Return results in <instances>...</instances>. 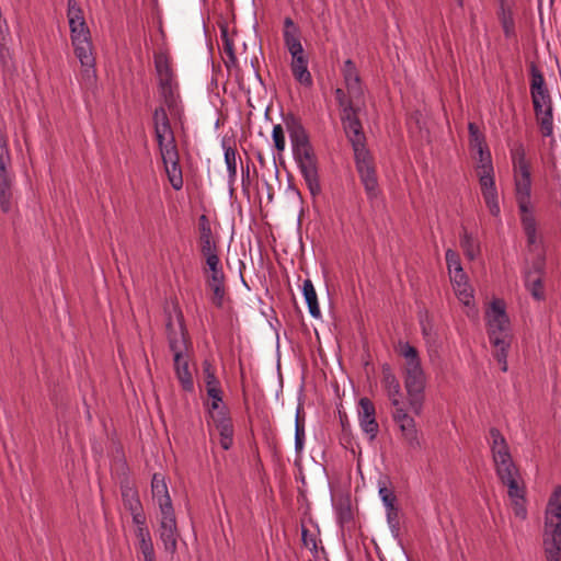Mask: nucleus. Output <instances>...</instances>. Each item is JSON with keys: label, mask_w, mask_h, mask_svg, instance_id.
<instances>
[{"label": "nucleus", "mask_w": 561, "mask_h": 561, "mask_svg": "<svg viewBox=\"0 0 561 561\" xmlns=\"http://www.w3.org/2000/svg\"><path fill=\"white\" fill-rule=\"evenodd\" d=\"M284 122L289 134L294 158L298 163L310 194L314 197L321 193V185L318 173V159L310 144L309 136L301 121L295 115L288 114Z\"/></svg>", "instance_id": "nucleus-1"}, {"label": "nucleus", "mask_w": 561, "mask_h": 561, "mask_svg": "<svg viewBox=\"0 0 561 561\" xmlns=\"http://www.w3.org/2000/svg\"><path fill=\"white\" fill-rule=\"evenodd\" d=\"M75 55L79 59L82 71L81 80L85 88H92L96 82L95 58L92 54L91 38L82 37L81 41L71 42Z\"/></svg>", "instance_id": "nucleus-2"}, {"label": "nucleus", "mask_w": 561, "mask_h": 561, "mask_svg": "<svg viewBox=\"0 0 561 561\" xmlns=\"http://www.w3.org/2000/svg\"><path fill=\"white\" fill-rule=\"evenodd\" d=\"M355 165L359 174L360 182L369 199H374L379 195V184L374 163V158L369 151L355 154Z\"/></svg>", "instance_id": "nucleus-3"}, {"label": "nucleus", "mask_w": 561, "mask_h": 561, "mask_svg": "<svg viewBox=\"0 0 561 561\" xmlns=\"http://www.w3.org/2000/svg\"><path fill=\"white\" fill-rule=\"evenodd\" d=\"M542 546L547 561H560L561 559V522L545 516V529Z\"/></svg>", "instance_id": "nucleus-4"}, {"label": "nucleus", "mask_w": 561, "mask_h": 561, "mask_svg": "<svg viewBox=\"0 0 561 561\" xmlns=\"http://www.w3.org/2000/svg\"><path fill=\"white\" fill-rule=\"evenodd\" d=\"M382 385L387 390L388 397L391 400L392 405L396 408L393 412V421H404L408 417V413L403 408V402L400 400V383L396 378L389 364L382 365Z\"/></svg>", "instance_id": "nucleus-5"}, {"label": "nucleus", "mask_w": 561, "mask_h": 561, "mask_svg": "<svg viewBox=\"0 0 561 561\" xmlns=\"http://www.w3.org/2000/svg\"><path fill=\"white\" fill-rule=\"evenodd\" d=\"M358 114L359 112H355L346 116H341L343 129L352 145L354 156L369 151L366 147V136L363 131V125Z\"/></svg>", "instance_id": "nucleus-6"}, {"label": "nucleus", "mask_w": 561, "mask_h": 561, "mask_svg": "<svg viewBox=\"0 0 561 561\" xmlns=\"http://www.w3.org/2000/svg\"><path fill=\"white\" fill-rule=\"evenodd\" d=\"M515 198L519 215L531 214V174L530 170L514 172Z\"/></svg>", "instance_id": "nucleus-7"}, {"label": "nucleus", "mask_w": 561, "mask_h": 561, "mask_svg": "<svg viewBox=\"0 0 561 561\" xmlns=\"http://www.w3.org/2000/svg\"><path fill=\"white\" fill-rule=\"evenodd\" d=\"M176 318L178 328L174 327L171 316H169L165 324L169 348L173 353V356L178 353H186L188 347L187 331L184 327L182 313L180 312Z\"/></svg>", "instance_id": "nucleus-8"}, {"label": "nucleus", "mask_w": 561, "mask_h": 561, "mask_svg": "<svg viewBox=\"0 0 561 561\" xmlns=\"http://www.w3.org/2000/svg\"><path fill=\"white\" fill-rule=\"evenodd\" d=\"M179 530L175 513L161 514L159 538L163 545L164 551L173 556L178 550Z\"/></svg>", "instance_id": "nucleus-9"}, {"label": "nucleus", "mask_w": 561, "mask_h": 561, "mask_svg": "<svg viewBox=\"0 0 561 561\" xmlns=\"http://www.w3.org/2000/svg\"><path fill=\"white\" fill-rule=\"evenodd\" d=\"M404 386L409 396L410 409L414 412L416 416H420L424 400V373L417 375H405Z\"/></svg>", "instance_id": "nucleus-10"}, {"label": "nucleus", "mask_w": 561, "mask_h": 561, "mask_svg": "<svg viewBox=\"0 0 561 561\" xmlns=\"http://www.w3.org/2000/svg\"><path fill=\"white\" fill-rule=\"evenodd\" d=\"M342 75L347 89V93L351 94L356 100L363 99L364 90L362 87L360 77L355 66V62L352 59H347L344 61Z\"/></svg>", "instance_id": "nucleus-11"}, {"label": "nucleus", "mask_w": 561, "mask_h": 561, "mask_svg": "<svg viewBox=\"0 0 561 561\" xmlns=\"http://www.w3.org/2000/svg\"><path fill=\"white\" fill-rule=\"evenodd\" d=\"M151 492L159 505L161 514L174 512L167 483L164 478L159 473H154L152 477Z\"/></svg>", "instance_id": "nucleus-12"}, {"label": "nucleus", "mask_w": 561, "mask_h": 561, "mask_svg": "<svg viewBox=\"0 0 561 561\" xmlns=\"http://www.w3.org/2000/svg\"><path fill=\"white\" fill-rule=\"evenodd\" d=\"M205 388L208 398L211 400V403L209 405V413L211 417L214 419V421H225L226 419L222 412L225 407L221 405L222 390L218 378L213 381H207V383H205Z\"/></svg>", "instance_id": "nucleus-13"}, {"label": "nucleus", "mask_w": 561, "mask_h": 561, "mask_svg": "<svg viewBox=\"0 0 561 561\" xmlns=\"http://www.w3.org/2000/svg\"><path fill=\"white\" fill-rule=\"evenodd\" d=\"M481 193L490 214L499 217L501 209L499 205L497 191L494 178L480 176Z\"/></svg>", "instance_id": "nucleus-14"}, {"label": "nucleus", "mask_w": 561, "mask_h": 561, "mask_svg": "<svg viewBox=\"0 0 561 561\" xmlns=\"http://www.w3.org/2000/svg\"><path fill=\"white\" fill-rule=\"evenodd\" d=\"M174 362V370L175 375L179 379V382L183 390L193 391L194 390V381L193 376L188 366V358L186 353L176 354L173 356Z\"/></svg>", "instance_id": "nucleus-15"}, {"label": "nucleus", "mask_w": 561, "mask_h": 561, "mask_svg": "<svg viewBox=\"0 0 561 561\" xmlns=\"http://www.w3.org/2000/svg\"><path fill=\"white\" fill-rule=\"evenodd\" d=\"M486 325L491 344H505L504 340H512L510 319H488Z\"/></svg>", "instance_id": "nucleus-16"}, {"label": "nucleus", "mask_w": 561, "mask_h": 561, "mask_svg": "<svg viewBox=\"0 0 561 561\" xmlns=\"http://www.w3.org/2000/svg\"><path fill=\"white\" fill-rule=\"evenodd\" d=\"M400 354L405 358V375H417L424 373L421 366L419 352L414 346L408 342L400 343Z\"/></svg>", "instance_id": "nucleus-17"}, {"label": "nucleus", "mask_w": 561, "mask_h": 561, "mask_svg": "<svg viewBox=\"0 0 561 561\" xmlns=\"http://www.w3.org/2000/svg\"><path fill=\"white\" fill-rule=\"evenodd\" d=\"M201 252L218 251L217 242L213 236L210 222L206 215L198 218Z\"/></svg>", "instance_id": "nucleus-18"}, {"label": "nucleus", "mask_w": 561, "mask_h": 561, "mask_svg": "<svg viewBox=\"0 0 561 561\" xmlns=\"http://www.w3.org/2000/svg\"><path fill=\"white\" fill-rule=\"evenodd\" d=\"M335 100L341 110V116H346L347 114H353L355 112H360L362 105H364V98L360 100H356L351 94H346V92L337 88L334 91Z\"/></svg>", "instance_id": "nucleus-19"}, {"label": "nucleus", "mask_w": 561, "mask_h": 561, "mask_svg": "<svg viewBox=\"0 0 561 561\" xmlns=\"http://www.w3.org/2000/svg\"><path fill=\"white\" fill-rule=\"evenodd\" d=\"M14 175L0 178V208L3 213L12 210L14 205Z\"/></svg>", "instance_id": "nucleus-20"}, {"label": "nucleus", "mask_w": 561, "mask_h": 561, "mask_svg": "<svg viewBox=\"0 0 561 561\" xmlns=\"http://www.w3.org/2000/svg\"><path fill=\"white\" fill-rule=\"evenodd\" d=\"M252 401L254 412L253 414L248 413V421H251L252 419H268V409L264 399V393L254 380L252 383Z\"/></svg>", "instance_id": "nucleus-21"}, {"label": "nucleus", "mask_w": 561, "mask_h": 561, "mask_svg": "<svg viewBox=\"0 0 561 561\" xmlns=\"http://www.w3.org/2000/svg\"><path fill=\"white\" fill-rule=\"evenodd\" d=\"M124 507L131 514L144 510L137 490L128 481L121 484Z\"/></svg>", "instance_id": "nucleus-22"}, {"label": "nucleus", "mask_w": 561, "mask_h": 561, "mask_svg": "<svg viewBox=\"0 0 561 561\" xmlns=\"http://www.w3.org/2000/svg\"><path fill=\"white\" fill-rule=\"evenodd\" d=\"M337 523L343 529L346 524L353 522L352 501L350 493L341 494L335 504Z\"/></svg>", "instance_id": "nucleus-23"}, {"label": "nucleus", "mask_w": 561, "mask_h": 561, "mask_svg": "<svg viewBox=\"0 0 561 561\" xmlns=\"http://www.w3.org/2000/svg\"><path fill=\"white\" fill-rule=\"evenodd\" d=\"M490 436L492 439L491 451L493 460H497L499 458L503 457L508 458L510 456H512L505 437L497 428L491 427Z\"/></svg>", "instance_id": "nucleus-24"}, {"label": "nucleus", "mask_w": 561, "mask_h": 561, "mask_svg": "<svg viewBox=\"0 0 561 561\" xmlns=\"http://www.w3.org/2000/svg\"><path fill=\"white\" fill-rule=\"evenodd\" d=\"M284 43L288 51L291 49L298 51L299 46H302L300 42V30L289 16L284 20Z\"/></svg>", "instance_id": "nucleus-25"}, {"label": "nucleus", "mask_w": 561, "mask_h": 561, "mask_svg": "<svg viewBox=\"0 0 561 561\" xmlns=\"http://www.w3.org/2000/svg\"><path fill=\"white\" fill-rule=\"evenodd\" d=\"M540 133L543 137H551L553 134L552 105L540 106V111L534 110Z\"/></svg>", "instance_id": "nucleus-26"}, {"label": "nucleus", "mask_w": 561, "mask_h": 561, "mask_svg": "<svg viewBox=\"0 0 561 561\" xmlns=\"http://www.w3.org/2000/svg\"><path fill=\"white\" fill-rule=\"evenodd\" d=\"M493 461L495 465L496 474L501 482L520 476L519 470L515 462L513 461L512 456H510L508 458H499L497 460Z\"/></svg>", "instance_id": "nucleus-27"}, {"label": "nucleus", "mask_w": 561, "mask_h": 561, "mask_svg": "<svg viewBox=\"0 0 561 561\" xmlns=\"http://www.w3.org/2000/svg\"><path fill=\"white\" fill-rule=\"evenodd\" d=\"M302 294L305 297V300L308 305L309 313L313 318H319L321 316L320 307L318 304V297L314 289V286L311 282V279L307 278L304 280L302 284Z\"/></svg>", "instance_id": "nucleus-28"}, {"label": "nucleus", "mask_w": 561, "mask_h": 561, "mask_svg": "<svg viewBox=\"0 0 561 561\" xmlns=\"http://www.w3.org/2000/svg\"><path fill=\"white\" fill-rule=\"evenodd\" d=\"M474 158L478 159L477 170H478V178L480 176H488V178H494V169L492 164V158L491 152L489 148L481 149L479 151H476Z\"/></svg>", "instance_id": "nucleus-29"}, {"label": "nucleus", "mask_w": 561, "mask_h": 561, "mask_svg": "<svg viewBox=\"0 0 561 561\" xmlns=\"http://www.w3.org/2000/svg\"><path fill=\"white\" fill-rule=\"evenodd\" d=\"M500 1V10L497 12L500 23L502 25L505 37L510 38L515 35V22L512 10L506 7L505 0Z\"/></svg>", "instance_id": "nucleus-30"}, {"label": "nucleus", "mask_w": 561, "mask_h": 561, "mask_svg": "<svg viewBox=\"0 0 561 561\" xmlns=\"http://www.w3.org/2000/svg\"><path fill=\"white\" fill-rule=\"evenodd\" d=\"M291 72L294 78L305 87L312 85V77L308 70V59L304 60H291L290 64Z\"/></svg>", "instance_id": "nucleus-31"}, {"label": "nucleus", "mask_w": 561, "mask_h": 561, "mask_svg": "<svg viewBox=\"0 0 561 561\" xmlns=\"http://www.w3.org/2000/svg\"><path fill=\"white\" fill-rule=\"evenodd\" d=\"M220 39L222 44V50L226 55L225 64L228 68H230L231 65H236L237 57L234 55L233 49V39L232 36L229 34V30L227 25L220 26Z\"/></svg>", "instance_id": "nucleus-32"}, {"label": "nucleus", "mask_w": 561, "mask_h": 561, "mask_svg": "<svg viewBox=\"0 0 561 561\" xmlns=\"http://www.w3.org/2000/svg\"><path fill=\"white\" fill-rule=\"evenodd\" d=\"M460 247L468 260L473 261L480 255V242L466 229L460 237Z\"/></svg>", "instance_id": "nucleus-33"}, {"label": "nucleus", "mask_w": 561, "mask_h": 561, "mask_svg": "<svg viewBox=\"0 0 561 561\" xmlns=\"http://www.w3.org/2000/svg\"><path fill=\"white\" fill-rule=\"evenodd\" d=\"M520 217V224L524 230V233L526 236L527 245L530 248L536 244L537 242V220L534 215L531 214H524L519 215Z\"/></svg>", "instance_id": "nucleus-34"}, {"label": "nucleus", "mask_w": 561, "mask_h": 561, "mask_svg": "<svg viewBox=\"0 0 561 561\" xmlns=\"http://www.w3.org/2000/svg\"><path fill=\"white\" fill-rule=\"evenodd\" d=\"M154 67L159 82L173 81V72L165 54L158 53L154 55Z\"/></svg>", "instance_id": "nucleus-35"}, {"label": "nucleus", "mask_w": 561, "mask_h": 561, "mask_svg": "<svg viewBox=\"0 0 561 561\" xmlns=\"http://www.w3.org/2000/svg\"><path fill=\"white\" fill-rule=\"evenodd\" d=\"M546 516L554 518V522H561V485H557L549 497Z\"/></svg>", "instance_id": "nucleus-36"}, {"label": "nucleus", "mask_w": 561, "mask_h": 561, "mask_svg": "<svg viewBox=\"0 0 561 561\" xmlns=\"http://www.w3.org/2000/svg\"><path fill=\"white\" fill-rule=\"evenodd\" d=\"M388 484H391L388 476L381 477L378 481L379 495L382 500V503L386 506V508H391L393 506H397V496L394 494V491L391 488H389Z\"/></svg>", "instance_id": "nucleus-37"}, {"label": "nucleus", "mask_w": 561, "mask_h": 561, "mask_svg": "<svg viewBox=\"0 0 561 561\" xmlns=\"http://www.w3.org/2000/svg\"><path fill=\"white\" fill-rule=\"evenodd\" d=\"M524 280L526 288L536 300L545 299L543 276L524 275Z\"/></svg>", "instance_id": "nucleus-38"}, {"label": "nucleus", "mask_w": 561, "mask_h": 561, "mask_svg": "<svg viewBox=\"0 0 561 561\" xmlns=\"http://www.w3.org/2000/svg\"><path fill=\"white\" fill-rule=\"evenodd\" d=\"M210 273H211V275L208 280V285L211 288V290L214 291V295L217 299V304L220 305L221 300L224 298V295H225L224 273L220 267L210 271Z\"/></svg>", "instance_id": "nucleus-39"}, {"label": "nucleus", "mask_w": 561, "mask_h": 561, "mask_svg": "<svg viewBox=\"0 0 561 561\" xmlns=\"http://www.w3.org/2000/svg\"><path fill=\"white\" fill-rule=\"evenodd\" d=\"M469 131V146L471 151H479L481 149L488 148L485 144V136L480 131L479 127L476 123L468 124Z\"/></svg>", "instance_id": "nucleus-40"}, {"label": "nucleus", "mask_w": 561, "mask_h": 561, "mask_svg": "<svg viewBox=\"0 0 561 561\" xmlns=\"http://www.w3.org/2000/svg\"><path fill=\"white\" fill-rule=\"evenodd\" d=\"M153 125H154V130L159 129L162 133H169V139H171V137H174L168 114L162 106L157 107L154 110Z\"/></svg>", "instance_id": "nucleus-41"}, {"label": "nucleus", "mask_w": 561, "mask_h": 561, "mask_svg": "<svg viewBox=\"0 0 561 561\" xmlns=\"http://www.w3.org/2000/svg\"><path fill=\"white\" fill-rule=\"evenodd\" d=\"M511 153L514 165V172L530 170V164L526 160V152L524 145L522 142L517 144Z\"/></svg>", "instance_id": "nucleus-42"}, {"label": "nucleus", "mask_w": 561, "mask_h": 561, "mask_svg": "<svg viewBox=\"0 0 561 561\" xmlns=\"http://www.w3.org/2000/svg\"><path fill=\"white\" fill-rule=\"evenodd\" d=\"M159 91L168 108L173 110L178 103V95L172 81L159 82Z\"/></svg>", "instance_id": "nucleus-43"}, {"label": "nucleus", "mask_w": 561, "mask_h": 561, "mask_svg": "<svg viewBox=\"0 0 561 561\" xmlns=\"http://www.w3.org/2000/svg\"><path fill=\"white\" fill-rule=\"evenodd\" d=\"M519 479L520 476L502 481L507 486V495L511 501H515V499L524 500V496H526V486L524 483L522 485L518 484Z\"/></svg>", "instance_id": "nucleus-44"}, {"label": "nucleus", "mask_w": 561, "mask_h": 561, "mask_svg": "<svg viewBox=\"0 0 561 561\" xmlns=\"http://www.w3.org/2000/svg\"><path fill=\"white\" fill-rule=\"evenodd\" d=\"M534 110L540 111V106L552 105L549 90L546 87L530 91Z\"/></svg>", "instance_id": "nucleus-45"}, {"label": "nucleus", "mask_w": 561, "mask_h": 561, "mask_svg": "<svg viewBox=\"0 0 561 561\" xmlns=\"http://www.w3.org/2000/svg\"><path fill=\"white\" fill-rule=\"evenodd\" d=\"M11 156L8 139L0 141V178L13 175L11 172Z\"/></svg>", "instance_id": "nucleus-46"}, {"label": "nucleus", "mask_w": 561, "mask_h": 561, "mask_svg": "<svg viewBox=\"0 0 561 561\" xmlns=\"http://www.w3.org/2000/svg\"><path fill=\"white\" fill-rule=\"evenodd\" d=\"M399 430L402 433L403 438L407 440V443L415 448L420 447V440L417 437V430L415 426V423H398Z\"/></svg>", "instance_id": "nucleus-47"}, {"label": "nucleus", "mask_w": 561, "mask_h": 561, "mask_svg": "<svg viewBox=\"0 0 561 561\" xmlns=\"http://www.w3.org/2000/svg\"><path fill=\"white\" fill-rule=\"evenodd\" d=\"M164 168L172 187L176 191L181 190L183 186V176L180 163H170Z\"/></svg>", "instance_id": "nucleus-48"}, {"label": "nucleus", "mask_w": 561, "mask_h": 561, "mask_svg": "<svg viewBox=\"0 0 561 561\" xmlns=\"http://www.w3.org/2000/svg\"><path fill=\"white\" fill-rule=\"evenodd\" d=\"M358 417L362 421H376L375 405L368 398H360L357 408Z\"/></svg>", "instance_id": "nucleus-49"}, {"label": "nucleus", "mask_w": 561, "mask_h": 561, "mask_svg": "<svg viewBox=\"0 0 561 561\" xmlns=\"http://www.w3.org/2000/svg\"><path fill=\"white\" fill-rule=\"evenodd\" d=\"M546 274V256L543 252H540L534 257L530 266L525 271V275L531 276H545Z\"/></svg>", "instance_id": "nucleus-50"}, {"label": "nucleus", "mask_w": 561, "mask_h": 561, "mask_svg": "<svg viewBox=\"0 0 561 561\" xmlns=\"http://www.w3.org/2000/svg\"><path fill=\"white\" fill-rule=\"evenodd\" d=\"M160 152L164 167H168L170 163L179 162V152L174 137H171V139L168 140L167 148L160 150Z\"/></svg>", "instance_id": "nucleus-51"}, {"label": "nucleus", "mask_w": 561, "mask_h": 561, "mask_svg": "<svg viewBox=\"0 0 561 561\" xmlns=\"http://www.w3.org/2000/svg\"><path fill=\"white\" fill-rule=\"evenodd\" d=\"M529 75H530V91L537 90L540 88L546 87V81L543 73L539 69V67L536 65V62L531 61L529 64Z\"/></svg>", "instance_id": "nucleus-52"}, {"label": "nucleus", "mask_w": 561, "mask_h": 561, "mask_svg": "<svg viewBox=\"0 0 561 561\" xmlns=\"http://www.w3.org/2000/svg\"><path fill=\"white\" fill-rule=\"evenodd\" d=\"M67 18L69 24H76V22H83V11L77 0L67 1Z\"/></svg>", "instance_id": "nucleus-53"}, {"label": "nucleus", "mask_w": 561, "mask_h": 561, "mask_svg": "<svg viewBox=\"0 0 561 561\" xmlns=\"http://www.w3.org/2000/svg\"><path fill=\"white\" fill-rule=\"evenodd\" d=\"M512 340H504L505 344H492L495 347L494 357L502 365V371L507 370V353L511 347Z\"/></svg>", "instance_id": "nucleus-54"}, {"label": "nucleus", "mask_w": 561, "mask_h": 561, "mask_svg": "<svg viewBox=\"0 0 561 561\" xmlns=\"http://www.w3.org/2000/svg\"><path fill=\"white\" fill-rule=\"evenodd\" d=\"M138 558H142V561H157L156 550L153 546V541L147 540L146 542H140L136 545Z\"/></svg>", "instance_id": "nucleus-55"}, {"label": "nucleus", "mask_w": 561, "mask_h": 561, "mask_svg": "<svg viewBox=\"0 0 561 561\" xmlns=\"http://www.w3.org/2000/svg\"><path fill=\"white\" fill-rule=\"evenodd\" d=\"M71 42L81 41L82 37L91 38L90 30L87 22H76V24H69Z\"/></svg>", "instance_id": "nucleus-56"}, {"label": "nucleus", "mask_w": 561, "mask_h": 561, "mask_svg": "<svg viewBox=\"0 0 561 561\" xmlns=\"http://www.w3.org/2000/svg\"><path fill=\"white\" fill-rule=\"evenodd\" d=\"M220 424V427H218L219 430V433H220V445L224 449H229L230 446L232 445V434H233V430H232V423H219Z\"/></svg>", "instance_id": "nucleus-57"}, {"label": "nucleus", "mask_w": 561, "mask_h": 561, "mask_svg": "<svg viewBox=\"0 0 561 561\" xmlns=\"http://www.w3.org/2000/svg\"><path fill=\"white\" fill-rule=\"evenodd\" d=\"M387 522L390 526L392 535L394 536V538H398L400 535V522H399V507L398 506L387 508Z\"/></svg>", "instance_id": "nucleus-58"}, {"label": "nucleus", "mask_w": 561, "mask_h": 561, "mask_svg": "<svg viewBox=\"0 0 561 561\" xmlns=\"http://www.w3.org/2000/svg\"><path fill=\"white\" fill-rule=\"evenodd\" d=\"M488 319H508L505 311V304L501 299H494L491 302V310L486 313Z\"/></svg>", "instance_id": "nucleus-59"}, {"label": "nucleus", "mask_w": 561, "mask_h": 561, "mask_svg": "<svg viewBox=\"0 0 561 561\" xmlns=\"http://www.w3.org/2000/svg\"><path fill=\"white\" fill-rule=\"evenodd\" d=\"M445 259L450 275L453 272L462 270L459 254L456 251L448 249L446 251Z\"/></svg>", "instance_id": "nucleus-60"}, {"label": "nucleus", "mask_w": 561, "mask_h": 561, "mask_svg": "<svg viewBox=\"0 0 561 561\" xmlns=\"http://www.w3.org/2000/svg\"><path fill=\"white\" fill-rule=\"evenodd\" d=\"M305 424L306 423H295V451L299 456L305 446Z\"/></svg>", "instance_id": "nucleus-61"}, {"label": "nucleus", "mask_w": 561, "mask_h": 561, "mask_svg": "<svg viewBox=\"0 0 561 561\" xmlns=\"http://www.w3.org/2000/svg\"><path fill=\"white\" fill-rule=\"evenodd\" d=\"M301 541L305 547H309L310 551L317 554L318 545L316 535L310 534L305 525H301Z\"/></svg>", "instance_id": "nucleus-62"}, {"label": "nucleus", "mask_w": 561, "mask_h": 561, "mask_svg": "<svg viewBox=\"0 0 561 561\" xmlns=\"http://www.w3.org/2000/svg\"><path fill=\"white\" fill-rule=\"evenodd\" d=\"M274 146L278 152L285 149V135L282 125H275L272 133Z\"/></svg>", "instance_id": "nucleus-63"}, {"label": "nucleus", "mask_w": 561, "mask_h": 561, "mask_svg": "<svg viewBox=\"0 0 561 561\" xmlns=\"http://www.w3.org/2000/svg\"><path fill=\"white\" fill-rule=\"evenodd\" d=\"M202 375H203L204 383H207V381H213V380L217 379L216 369L213 366V364L210 363V360L205 359L203 362Z\"/></svg>", "instance_id": "nucleus-64"}]
</instances>
